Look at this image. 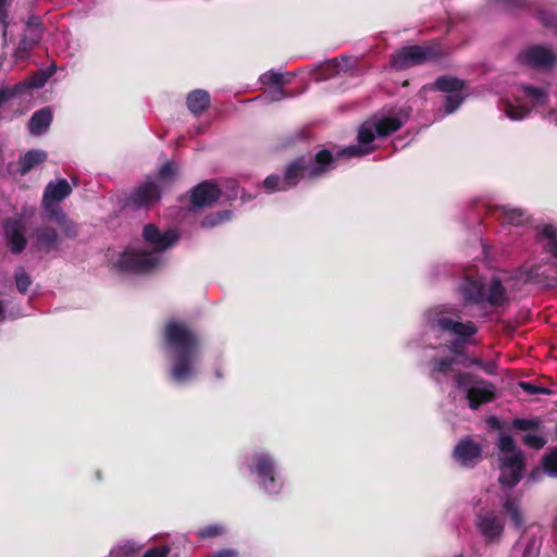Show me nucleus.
I'll return each mask as SVG.
<instances>
[{"label":"nucleus","mask_w":557,"mask_h":557,"mask_svg":"<svg viewBox=\"0 0 557 557\" xmlns=\"http://www.w3.org/2000/svg\"><path fill=\"white\" fill-rule=\"evenodd\" d=\"M423 327L426 335L438 341L436 345L426 343V339L414 343V346L425 351H434L431 356H425L429 377L437 385L451 379L453 386L465 395L471 410H478L482 404L492 401L496 395L493 383L472 372L455 370L456 366L481 368V358L470 357L465 352L478 333L476 324L462 319L459 306L441 304L424 311ZM409 346H413V342Z\"/></svg>","instance_id":"1"},{"label":"nucleus","mask_w":557,"mask_h":557,"mask_svg":"<svg viewBox=\"0 0 557 557\" xmlns=\"http://www.w3.org/2000/svg\"><path fill=\"white\" fill-rule=\"evenodd\" d=\"M163 349L171 362L170 377L177 385L195 381L200 372L201 339L182 321H169L163 331Z\"/></svg>","instance_id":"2"},{"label":"nucleus","mask_w":557,"mask_h":557,"mask_svg":"<svg viewBox=\"0 0 557 557\" xmlns=\"http://www.w3.org/2000/svg\"><path fill=\"white\" fill-rule=\"evenodd\" d=\"M177 240V231L160 230L154 224H147L143 228V245L126 248L117 259L115 267L124 273H149L163 264L165 251Z\"/></svg>","instance_id":"3"},{"label":"nucleus","mask_w":557,"mask_h":557,"mask_svg":"<svg viewBox=\"0 0 557 557\" xmlns=\"http://www.w3.org/2000/svg\"><path fill=\"white\" fill-rule=\"evenodd\" d=\"M409 109L394 114H375L364 121L358 129L357 144L347 146L336 152V158H355L370 154L376 149L375 138H382L398 131L409 119Z\"/></svg>","instance_id":"4"},{"label":"nucleus","mask_w":557,"mask_h":557,"mask_svg":"<svg viewBox=\"0 0 557 557\" xmlns=\"http://www.w3.org/2000/svg\"><path fill=\"white\" fill-rule=\"evenodd\" d=\"M72 191L73 187L67 180L57 178L50 181L44 189L41 209L45 221L54 222L65 237L74 239L78 235V226L60 206Z\"/></svg>","instance_id":"5"},{"label":"nucleus","mask_w":557,"mask_h":557,"mask_svg":"<svg viewBox=\"0 0 557 557\" xmlns=\"http://www.w3.org/2000/svg\"><path fill=\"white\" fill-rule=\"evenodd\" d=\"M246 467L259 490L269 497H277L284 490L282 467L274 454L265 449L253 451L246 459Z\"/></svg>","instance_id":"6"},{"label":"nucleus","mask_w":557,"mask_h":557,"mask_svg":"<svg viewBox=\"0 0 557 557\" xmlns=\"http://www.w3.org/2000/svg\"><path fill=\"white\" fill-rule=\"evenodd\" d=\"M308 75L315 82H330L333 92L348 89V81L363 75L360 59L354 55L333 58L308 70Z\"/></svg>","instance_id":"7"},{"label":"nucleus","mask_w":557,"mask_h":557,"mask_svg":"<svg viewBox=\"0 0 557 557\" xmlns=\"http://www.w3.org/2000/svg\"><path fill=\"white\" fill-rule=\"evenodd\" d=\"M336 166L334 154L329 149H322L314 157L302 156L290 163L284 170L283 188H293L301 181H315L325 176Z\"/></svg>","instance_id":"8"},{"label":"nucleus","mask_w":557,"mask_h":557,"mask_svg":"<svg viewBox=\"0 0 557 557\" xmlns=\"http://www.w3.org/2000/svg\"><path fill=\"white\" fill-rule=\"evenodd\" d=\"M475 529L485 544H498L505 532V519L500 512L482 508L475 516Z\"/></svg>","instance_id":"9"},{"label":"nucleus","mask_w":557,"mask_h":557,"mask_svg":"<svg viewBox=\"0 0 557 557\" xmlns=\"http://www.w3.org/2000/svg\"><path fill=\"white\" fill-rule=\"evenodd\" d=\"M296 74L293 72H278L269 70L259 76V83L268 87L264 95L273 102H281L294 96V92L287 87L292 85Z\"/></svg>","instance_id":"10"},{"label":"nucleus","mask_w":557,"mask_h":557,"mask_svg":"<svg viewBox=\"0 0 557 557\" xmlns=\"http://www.w3.org/2000/svg\"><path fill=\"white\" fill-rule=\"evenodd\" d=\"M45 27L39 16L32 15L26 22L25 29L14 50L15 61H24L29 57L30 51L40 44L44 38Z\"/></svg>","instance_id":"11"},{"label":"nucleus","mask_w":557,"mask_h":557,"mask_svg":"<svg viewBox=\"0 0 557 557\" xmlns=\"http://www.w3.org/2000/svg\"><path fill=\"white\" fill-rule=\"evenodd\" d=\"M437 57L434 48L430 46H408L395 52L391 58V65L396 70H405L421 64Z\"/></svg>","instance_id":"12"},{"label":"nucleus","mask_w":557,"mask_h":557,"mask_svg":"<svg viewBox=\"0 0 557 557\" xmlns=\"http://www.w3.org/2000/svg\"><path fill=\"white\" fill-rule=\"evenodd\" d=\"M499 119L522 122L533 115L542 116L549 125L557 127V107H498Z\"/></svg>","instance_id":"13"},{"label":"nucleus","mask_w":557,"mask_h":557,"mask_svg":"<svg viewBox=\"0 0 557 557\" xmlns=\"http://www.w3.org/2000/svg\"><path fill=\"white\" fill-rule=\"evenodd\" d=\"M3 237L11 252L20 255L27 246L25 221L22 216H10L2 222Z\"/></svg>","instance_id":"14"},{"label":"nucleus","mask_w":557,"mask_h":557,"mask_svg":"<svg viewBox=\"0 0 557 557\" xmlns=\"http://www.w3.org/2000/svg\"><path fill=\"white\" fill-rule=\"evenodd\" d=\"M517 60L521 64L536 70H549L554 66L557 57L549 47L533 45L522 50Z\"/></svg>","instance_id":"15"},{"label":"nucleus","mask_w":557,"mask_h":557,"mask_svg":"<svg viewBox=\"0 0 557 557\" xmlns=\"http://www.w3.org/2000/svg\"><path fill=\"white\" fill-rule=\"evenodd\" d=\"M160 196V186L151 177H148L146 182L134 188L127 197L125 206L132 210H140L158 202Z\"/></svg>","instance_id":"16"},{"label":"nucleus","mask_w":557,"mask_h":557,"mask_svg":"<svg viewBox=\"0 0 557 557\" xmlns=\"http://www.w3.org/2000/svg\"><path fill=\"white\" fill-rule=\"evenodd\" d=\"M500 485L505 488H513L522 479L525 468V457H498Z\"/></svg>","instance_id":"17"},{"label":"nucleus","mask_w":557,"mask_h":557,"mask_svg":"<svg viewBox=\"0 0 557 557\" xmlns=\"http://www.w3.org/2000/svg\"><path fill=\"white\" fill-rule=\"evenodd\" d=\"M453 457L463 468H473L482 459V447L470 436L462 437L453 450Z\"/></svg>","instance_id":"18"},{"label":"nucleus","mask_w":557,"mask_h":557,"mask_svg":"<svg viewBox=\"0 0 557 557\" xmlns=\"http://www.w3.org/2000/svg\"><path fill=\"white\" fill-rule=\"evenodd\" d=\"M549 265L542 263H531L522 265L516 273V281L519 284L537 283L545 286H552L557 282V277L548 272Z\"/></svg>","instance_id":"19"},{"label":"nucleus","mask_w":557,"mask_h":557,"mask_svg":"<svg viewBox=\"0 0 557 557\" xmlns=\"http://www.w3.org/2000/svg\"><path fill=\"white\" fill-rule=\"evenodd\" d=\"M430 89L440 90L448 94L446 104H461L465 101L468 90L466 83L454 76L444 75L434 82Z\"/></svg>","instance_id":"20"},{"label":"nucleus","mask_w":557,"mask_h":557,"mask_svg":"<svg viewBox=\"0 0 557 557\" xmlns=\"http://www.w3.org/2000/svg\"><path fill=\"white\" fill-rule=\"evenodd\" d=\"M519 287L516 277L506 278L504 282L494 276L484 289V302L493 307L504 306L509 301L508 288Z\"/></svg>","instance_id":"21"},{"label":"nucleus","mask_w":557,"mask_h":557,"mask_svg":"<svg viewBox=\"0 0 557 557\" xmlns=\"http://www.w3.org/2000/svg\"><path fill=\"white\" fill-rule=\"evenodd\" d=\"M222 196L221 188L213 181H205L193 188L190 201L194 208L211 206Z\"/></svg>","instance_id":"22"},{"label":"nucleus","mask_w":557,"mask_h":557,"mask_svg":"<svg viewBox=\"0 0 557 557\" xmlns=\"http://www.w3.org/2000/svg\"><path fill=\"white\" fill-rule=\"evenodd\" d=\"M535 238L543 250L557 262V226L550 223L539 224L535 227Z\"/></svg>","instance_id":"23"},{"label":"nucleus","mask_w":557,"mask_h":557,"mask_svg":"<svg viewBox=\"0 0 557 557\" xmlns=\"http://www.w3.org/2000/svg\"><path fill=\"white\" fill-rule=\"evenodd\" d=\"M499 505L518 530L524 525V516L521 509V500L508 492L499 495Z\"/></svg>","instance_id":"24"},{"label":"nucleus","mask_w":557,"mask_h":557,"mask_svg":"<svg viewBox=\"0 0 557 557\" xmlns=\"http://www.w3.org/2000/svg\"><path fill=\"white\" fill-rule=\"evenodd\" d=\"M484 289L481 281L470 278H465L458 288L465 305L484 304Z\"/></svg>","instance_id":"25"},{"label":"nucleus","mask_w":557,"mask_h":557,"mask_svg":"<svg viewBox=\"0 0 557 557\" xmlns=\"http://www.w3.org/2000/svg\"><path fill=\"white\" fill-rule=\"evenodd\" d=\"M35 244L38 250L50 252L58 249L61 237L51 226H40L34 232Z\"/></svg>","instance_id":"26"},{"label":"nucleus","mask_w":557,"mask_h":557,"mask_svg":"<svg viewBox=\"0 0 557 557\" xmlns=\"http://www.w3.org/2000/svg\"><path fill=\"white\" fill-rule=\"evenodd\" d=\"M541 545V540L536 536L521 535L512 545L509 557H539Z\"/></svg>","instance_id":"27"},{"label":"nucleus","mask_w":557,"mask_h":557,"mask_svg":"<svg viewBox=\"0 0 557 557\" xmlns=\"http://www.w3.org/2000/svg\"><path fill=\"white\" fill-rule=\"evenodd\" d=\"M541 467L542 470L536 469L529 474V481L537 482L543 473L549 478L557 479V447L549 448L542 457Z\"/></svg>","instance_id":"28"},{"label":"nucleus","mask_w":557,"mask_h":557,"mask_svg":"<svg viewBox=\"0 0 557 557\" xmlns=\"http://www.w3.org/2000/svg\"><path fill=\"white\" fill-rule=\"evenodd\" d=\"M48 158V153L42 149H30L18 159V174L24 176L36 166L42 164Z\"/></svg>","instance_id":"29"},{"label":"nucleus","mask_w":557,"mask_h":557,"mask_svg":"<svg viewBox=\"0 0 557 557\" xmlns=\"http://www.w3.org/2000/svg\"><path fill=\"white\" fill-rule=\"evenodd\" d=\"M52 121V113L49 107H44L42 109L36 111L29 122L28 129L29 133L34 136H40L47 132Z\"/></svg>","instance_id":"30"},{"label":"nucleus","mask_w":557,"mask_h":557,"mask_svg":"<svg viewBox=\"0 0 557 557\" xmlns=\"http://www.w3.org/2000/svg\"><path fill=\"white\" fill-rule=\"evenodd\" d=\"M144 544L134 540H123L110 550V557H138Z\"/></svg>","instance_id":"31"},{"label":"nucleus","mask_w":557,"mask_h":557,"mask_svg":"<svg viewBox=\"0 0 557 557\" xmlns=\"http://www.w3.org/2000/svg\"><path fill=\"white\" fill-rule=\"evenodd\" d=\"M500 214L505 223L515 226L522 225L528 221V214L525 211L510 206L500 207Z\"/></svg>","instance_id":"32"},{"label":"nucleus","mask_w":557,"mask_h":557,"mask_svg":"<svg viewBox=\"0 0 557 557\" xmlns=\"http://www.w3.org/2000/svg\"><path fill=\"white\" fill-rule=\"evenodd\" d=\"M497 447L499 449L498 457L524 456L523 451L517 446L512 436H510L508 434L499 435Z\"/></svg>","instance_id":"33"},{"label":"nucleus","mask_w":557,"mask_h":557,"mask_svg":"<svg viewBox=\"0 0 557 557\" xmlns=\"http://www.w3.org/2000/svg\"><path fill=\"white\" fill-rule=\"evenodd\" d=\"M177 164L174 161H168L161 165L156 177H151L160 187L174 182L177 174Z\"/></svg>","instance_id":"34"},{"label":"nucleus","mask_w":557,"mask_h":557,"mask_svg":"<svg viewBox=\"0 0 557 557\" xmlns=\"http://www.w3.org/2000/svg\"><path fill=\"white\" fill-rule=\"evenodd\" d=\"M233 216V211L223 210L220 212L211 213L201 221V227L211 228L230 221Z\"/></svg>","instance_id":"35"},{"label":"nucleus","mask_w":557,"mask_h":557,"mask_svg":"<svg viewBox=\"0 0 557 557\" xmlns=\"http://www.w3.org/2000/svg\"><path fill=\"white\" fill-rule=\"evenodd\" d=\"M511 425L516 430L530 433L532 431H540L542 428V421L539 418H516L512 420Z\"/></svg>","instance_id":"36"},{"label":"nucleus","mask_w":557,"mask_h":557,"mask_svg":"<svg viewBox=\"0 0 557 557\" xmlns=\"http://www.w3.org/2000/svg\"><path fill=\"white\" fill-rule=\"evenodd\" d=\"M522 442L529 448L539 450L547 444V438L540 431H532L522 436Z\"/></svg>","instance_id":"37"},{"label":"nucleus","mask_w":557,"mask_h":557,"mask_svg":"<svg viewBox=\"0 0 557 557\" xmlns=\"http://www.w3.org/2000/svg\"><path fill=\"white\" fill-rule=\"evenodd\" d=\"M48 78H49L48 74H46L45 72H39V73L33 75L32 77H29L28 79L17 83V85H24V87H23V95H24L32 89L44 87L46 85Z\"/></svg>","instance_id":"38"},{"label":"nucleus","mask_w":557,"mask_h":557,"mask_svg":"<svg viewBox=\"0 0 557 557\" xmlns=\"http://www.w3.org/2000/svg\"><path fill=\"white\" fill-rule=\"evenodd\" d=\"M23 87L24 85L17 84L0 87V104H5L7 102L23 96Z\"/></svg>","instance_id":"39"},{"label":"nucleus","mask_w":557,"mask_h":557,"mask_svg":"<svg viewBox=\"0 0 557 557\" xmlns=\"http://www.w3.org/2000/svg\"><path fill=\"white\" fill-rule=\"evenodd\" d=\"M15 285L21 294H25L30 287L33 280L27 274L26 270L23 267H18L14 272Z\"/></svg>","instance_id":"40"},{"label":"nucleus","mask_w":557,"mask_h":557,"mask_svg":"<svg viewBox=\"0 0 557 557\" xmlns=\"http://www.w3.org/2000/svg\"><path fill=\"white\" fill-rule=\"evenodd\" d=\"M284 185V177L277 174H271L263 181V187L269 194L288 190L289 188H283Z\"/></svg>","instance_id":"41"},{"label":"nucleus","mask_w":557,"mask_h":557,"mask_svg":"<svg viewBox=\"0 0 557 557\" xmlns=\"http://www.w3.org/2000/svg\"><path fill=\"white\" fill-rule=\"evenodd\" d=\"M225 532L224 525L220 523L208 524L197 531V535L201 540L213 539Z\"/></svg>","instance_id":"42"},{"label":"nucleus","mask_w":557,"mask_h":557,"mask_svg":"<svg viewBox=\"0 0 557 557\" xmlns=\"http://www.w3.org/2000/svg\"><path fill=\"white\" fill-rule=\"evenodd\" d=\"M522 90L528 100L536 102L535 104H543L546 101V92L544 89L525 85Z\"/></svg>","instance_id":"43"},{"label":"nucleus","mask_w":557,"mask_h":557,"mask_svg":"<svg viewBox=\"0 0 557 557\" xmlns=\"http://www.w3.org/2000/svg\"><path fill=\"white\" fill-rule=\"evenodd\" d=\"M210 94L205 89H195L186 97V104H209Z\"/></svg>","instance_id":"44"},{"label":"nucleus","mask_w":557,"mask_h":557,"mask_svg":"<svg viewBox=\"0 0 557 557\" xmlns=\"http://www.w3.org/2000/svg\"><path fill=\"white\" fill-rule=\"evenodd\" d=\"M537 18L544 27L552 29L557 35V15L555 13L541 10L537 12Z\"/></svg>","instance_id":"45"},{"label":"nucleus","mask_w":557,"mask_h":557,"mask_svg":"<svg viewBox=\"0 0 557 557\" xmlns=\"http://www.w3.org/2000/svg\"><path fill=\"white\" fill-rule=\"evenodd\" d=\"M238 189H239L238 183L234 180H230L225 183V191L224 193L222 191V195L227 200H234L238 196Z\"/></svg>","instance_id":"46"},{"label":"nucleus","mask_w":557,"mask_h":557,"mask_svg":"<svg viewBox=\"0 0 557 557\" xmlns=\"http://www.w3.org/2000/svg\"><path fill=\"white\" fill-rule=\"evenodd\" d=\"M171 552V547L169 545H162L158 547L149 548L145 552L143 557H168Z\"/></svg>","instance_id":"47"},{"label":"nucleus","mask_w":557,"mask_h":557,"mask_svg":"<svg viewBox=\"0 0 557 557\" xmlns=\"http://www.w3.org/2000/svg\"><path fill=\"white\" fill-rule=\"evenodd\" d=\"M519 385L525 393L530 395H548L550 393L547 388L536 386L530 382H520Z\"/></svg>","instance_id":"48"},{"label":"nucleus","mask_w":557,"mask_h":557,"mask_svg":"<svg viewBox=\"0 0 557 557\" xmlns=\"http://www.w3.org/2000/svg\"><path fill=\"white\" fill-rule=\"evenodd\" d=\"M458 108L459 107H444L443 110L440 109L438 112L434 114V119L423 123V126L426 127L435 121L442 120L443 117H445L447 115L454 114Z\"/></svg>","instance_id":"49"},{"label":"nucleus","mask_w":557,"mask_h":557,"mask_svg":"<svg viewBox=\"0 0 557 557\" xmlns=\"http://www.w3.org/2000/svg\"><path fill=\"white\" fill-rule=\"evenodd\" d=\"M497 362L494 360L483 361L480 370H482L485 374L494 375L497 372Z\"/></svg>","instance_id":"50"},{"label":"nucleus","mask_w":557,"mask_h":557,"mask_svg":"<svg viewBox=\"0 0 557 557\" xmlns=\"http://www.w3.org/2000/svg\"><path fill=\"white\" fill-rule=\"evenodd\" d=\"M238 553L232 548H223L212 553L209 557H237Z\"/></svg>","instance_id":"51"},{"label":"nucleus","mask_w":557,"mask_h":557,"mask_svg":"<svg viewBox=\"0 0 557 557\" xmlns=\"http://www.w3.org/2000/svg\"><path fill=\"white\" fill-rule=\"evenodd\" d=\"M7 0H0V23L7 27Z\"/></svg>","instance_id":"52"},{"label":"nucleus","mask_w":557,"mask_h":557,"mask_svg":"<svg viewBox=\"0 0 557 557\" xmlns=\"http://www.w3.org/2000/svg\"><path fill=\"white\" fill-rule=\"evenodd\" d=\"M194 117L201 116L208 107H187Z\"/></svg>","instance_id":"53"},{"label":"nucleus","mask_w":557,"mask_h":557,"mask_svg":"<svg viewBox=\"0 0 557 557\" xmlns=\"http://www.w3.org/2000/svg\"><path fill=\"white\" fill-rule=\"evenodd\" d=\"M7 319V312L4 307V301H0V322L4 321Z\"/></svg>","instance_id":"54"},{"label":"nucleus","mask_w":557,"mask_h":557,"mask_svg":"<svg viewBox=\"0 0 557 557\" xmlns=\"http://www.w3.org/2000/svg\"><path fill=\"white\" fill-rule=\"evenodd\" d=\"M215 376H216L218 379H222V377H223V373H222V371H221L220 369H216V370H215Z\"/></svg>","instance_id":"55"},{"label":"nucleus","mask_w":557,"mask_h":557,"mask_svg":"<svg viewBox=\"0 0 557 557\" xmlns=\"http://www.w3.org/2000/svg\"><path fill=\"white\" fill-rule=\"evenodd\" d=\"M251 101H252V99L242 100V101H240V103H242V104H247V103H249V102H251Z\"/></svg>","instance_id":"56"},{"label":"nucleus","mask_w":557,"mask_h":557,"mask_svg":"<svg viewBox=\"0 0 557 557\" xmlns=\"http://www.w3.org/2000/svg\"><path fill=\"white\" fill-rule=\"evenodd\" d=\"M451 557H466V556L463 554H456V555H454Z\"/></svg>","instance_id":"57"},{"label":"nucleus","mask_w":557,"mask_h":557,"mask_svg":"<svg viewBox=\"0 0 557 557\" xmlns=\"http://www.w3.org/2000/svg\"><path fill=\"white\" fill-rule=\"evenodd\" d=\"M242 199L246 201V200H248L249 198H247V197H246V195H245V194H243V195H242Z\"/></svg>","instance_id":"58"},{"label":"nucleus","mask_w":557,"mask_h":557,"mask_svg":"<svg viewBox=\"0 0 557 557\" xmlns=\"http://www.w3.org/2000/svg\"><path fill=\"white\" fill-rule=\"evenodd\" d=\"M555 435H556V438H557V423H556V428H555Z\"/></svg>","instance_id":"59"}]
</instances>
